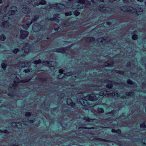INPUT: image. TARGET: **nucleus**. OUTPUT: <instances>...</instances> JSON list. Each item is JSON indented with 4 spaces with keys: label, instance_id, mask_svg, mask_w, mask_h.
I'll use <instances>...</instances> for the list:
<instances>
[{
    "label": "nucleus",
    "instance_id": "50",
    "mask_svg": "<svg viewBox=\"0 0 146 146\" xmlns=\"http://www.w3.org/2000/svg\"><path fill=\"white\" fill-rule=\"evenodd\" d=\"M85 120V119H84ZM87 120V121H90L91 120H96V119H86Z\"/></svg>",
    "mask_w": 146,
    "mask_h": 146
},
{
    "label": "nucleus",
    "instance_id": "28",
    "mask_svg": "<svg viewBox=\"0 0 146 146\" xmlns=\"http://www.w3.org/2000/svg\"><path fill=\"white\" fill-rule=\"evenodd\" d=\"M74 14V15L76 16L79 15L80 14V13L77 10H75L73 12Z\"/></svg>",
    "mask_w": 146,
    "mask_h": 146
},
{
    "label": "nucleus",
    "instance_id": "57",
    "mask_svg": "<svg viewBox=\"0 0 146 146\" xmlns=\"http://www.w3.org/2000/svg\"><path fill=\"white\" fill-rule=\"evenodd\" d=\"M12 75H14L16 77H17V76H16V75H15V74H12Z\"/></svg>",
    "mask_w": 146,
    "mask_h": 146
},
{
    "label": "nucleus",
    "instance_id": "51",
    "mask_svg": "<svg viewBox=\"0 0 146 146\" xmlns=\"http://www.w3.org/2000/svg\"><path fill=\"white\" fill-rule=\"evenodd\" d=\"M17 83H15L13 84V86H16L17 85Z\"/></svg>",
    "mask_w": 146,
    "mask_h": 146
},
{
    "label": "nucleus",
    "instance_id": "63",
    "mask_svg": "<svg viewBox=\"0 0 146 146\" xmlns=\"http://www.w3.org/2000/svg\"><path fill=\"white\" fill-rule=\"evenodd\" d=\"M10 94H10L9 93V94H8V96H10Z\"/></svg>",
    "mask_w": 146,
    "mask_h": 146
},
{
    "label": "nucleus",
    "instance_id": "11",
    "mask_svg": "<svg viewBox=\"0 0 146 146\" xmlns=\"http://www.w3.org/2000/svg\"><path fill=\"white\" fill-rule=\"evenodd\" d=\"M87 97L88 98V100H90L94 101L96 99V96L94 94H92L88 96Z\"/></svg>",
    "mask_w": 146,
    "mask_h": 146
},
{
    "label": "nucleus",
    "instance_id": "60",
    "mask_svg": "<svg viewBox=\"0 0 146 146\" xmlns=\"http://www.w3.org/2000/svg\"><path fill=\"white\" fill-rule=\"evenodd\" d=\"M131 1V2H133V1H134V0H130Z\"/></svg>",
    "mask_w": 146,
    "mask_h": 146
},
{
    "label": "nucleus",
    "instance_id": "22",
    "mask_svg": "<svg viewBox=\"0 0 146 146\" xmlns=\"http://www.w3.org/2000/svg\"><path fill=\"white\" fill-rule=\"evenodd\" d=\"M142 9H138L136 11V13L137 15H141L142 13Z\"/></svg>",
    "mask_w": 146,
    "mask_h": 146
},
{
    "label": "nucleus",
    "instance_id": "35",
    "mask_svg": "<svg viewBox=\"0 0 146 146\" xmlns=\"http://www.w3.org/2000/svg\"><path fill=\"white\" fill-rule=\"evenodd\" d=\"M72 12L71 11L69 12H66L65 13V15L66 16H68V15H72Z\"/></svg>",
    "mask_w": 146,
    "mask_h": 146
},
{
    "label": "nucleus",
    "instance_id": "34",
    "mask_svg": "<svg viewBox=\"0 0 146 146\" xmlns=\"http://www.w3.org/2000/svg\"><path fill=\"white\" fill-rule=\"evenodd\" d=\"M77 2L80 3H84L85 2V0H78L77 1Z\"/></svg>",
    "mask_w": 146,
    "mask_h": 146
},
{
    "label": "nucleus",
    "instance_id": "29",
    "mask_svg": "<svg viewBox=\"0 0 146 146\" xmlns=\"http://www.w3.org/2000/svg\"><path fill=\"white\" fill-rule=\"evenodd\" d=\"M41 62V60L40 59H39L38 60H35L33 61V63L34 64H37L40 63Z\"/></svg>",
    "mask_w": 146,
    "mask_h": 146
},
{
    "label": "nucleus",
    "instance_id": "36",
    "mask_svg": "<svg viewBox=\"0 0 146 146\" xmlns=\"http://www.w3.org/2000/svg\"><path fill=\"white\" fill-rule=\"evenodd\" d=\"M19 51V50L18 48H15L14 49L13 52L15 54H16Z\"/></svg>",
    "mask_w": 146,
    "mask_h": 146
},
{
    "label": "nucleus",
    "instance_id": "54",
    "mask_svg": "<svg viewBox=\"0 0 146 146\" xmlns=\"http://www.w3.org/2000/svg\"><path fill=\"white\" fill-rule=\"evenodd\" d=\"M68 1L72 2L74 1L73 0H67Z\"/></svg>",
    "mask_w": 146,
    "mask_h": 146
},
{
    "label": "nucleus",
    "instance_id": "18",
    "mask_svg": "<svg viewBox=\"0 0 146 146\" xmlns=\"http://www.w3.org/2000/svg\"><path fill=\"white\" fill-rule=\"evenodd\" d=\"M106 8L103 6L100 5L98 9L101 12H105L106 10L105 9Z\"/></svg>",
    "mask_w": 146,
    "mask_h": 146
},
{
    "label": "nucleus",
    "instance_id": "55",
    "mask_svg": "<svg viewBox=\"0 0 146 146\" xmlns=\"http://www.w3.org/2000/svg\"><path fill=\"white\" fill-rule=\"evenodd\" d=\"M11 146H18L17 145H15V144H13V145H11Z\"/></svg>",
    "mask_w": 146,
    "mask_h": 146
},
{
    "label": "nucleus",
    "instance_id": "3",
    "mask_svg": "<svg viewBox=\"0 0 146 146\" xmlns=\"http://www.w3.org/2000/svg\"><path fill=\"white\" fill-rule=\"evenodd\" d=\"M6 15L4 16L2 19V20L4 21L1 25V26L4 28H8L9 27V24L7 21L10 19V17H8Z\"/></svg>",
    "mask_w": 146,
    "mask_h": 146
},
{
    "label": "nucleus",
    "instance_id": "6",
    "mask_svg": "<svg viewBox=\"0 0 146 146\" xmlns=\"http://www.w3.org/2000/svg\"><path fill=\"white\" fill-rule=\"evenodd\" d=\"M33 31L35 32L39 31L41 28V26L38 23L34 24L32 27Z\"/></svg>",
    "mask_w": 146,
    "mask_h": 146
},
{
    "label": "nucleus",
    "instance_id": "4",
    "mask_svg": "<svg viewBox=\"0 0 146 146\" xmlns=\"http://www.w3.org/2000/svg\"><path fill=\"white\" fill-rule=\"evenodd\" d=\"M29 35V32L23 30H20V38L21 39H25Z\"/></svg>",
    "mask_w": 146,
    "mask_h": 146
},
{
    "label": "nucleus",
    "instance_id": "9",
    "mask_svg": "<svg viewBox=\"0 0 146 146\" xmlns=\"http://www.w3.org/2000/svg\"><path fill=\"white\" fill-rule=\"evenodd\" d=\"M104 92L106 93H104V92L103 91H101V92H100V94H101V95H102V96H105V95L107 94L108 96H114L115 94V92L111 93H109V92L107 91H105Z\"/></svg>",
    "mask_w": 146,
    "mask_h": 146
},
{
    "label": "nucleus",
    "instance_id": "26",
    "mask_svg": "<svg viewBox=\"0 0 146 146\" xmlns=\"http://www.w3.org/2000/svg\"><path fill=\"white\" fill-rule=\"evenodd\" d=\"M127 83L130 85H132L134 84L133 82L130 80L128 79L127 81Z\"/></svg>",
    "mask_w": 146,
    "mask_h": 146
},
{
    "label": "nucleus",
    "instance_id": "31",
    "mask_svg": "<svg viewBox=\"0 0 146 146\" xmlns=\"http://www.w3.org/2000/svg\"><path fill=\"white\" fill-rule=\"evenodd\" d=\"M31 78L28 80L27 79H26V80H21L20 82H22V83H25L26 82H29V81H30L31 80Z\"/></svg>",
    "mask_w": 146,
    "mask_h": 146
},
{
    "label": "nucleus",
    "instance_id": "52",
    "mask_svg": "<svg viewBox=\"0 0 146 146\" xmlns=\"http://www.w3.org/2000/svg\"><path fill=\"white\" fill-rule=\"evenodd\" d=\"M137 1H140V2H143V0H137Z\"/></svg>",
    "mask_w": 146,
    "mask_h": 146
},
{
    "label": "nucleus",
    "instance_id": "23",
    "mask_svg": "<svg viewBox=\"0 0 146 146\" xmlns=\"http://www.w3.org/2000/svg\"><path fill=\"white\" fill-rule=\"evenodd\" d=\"M112 132L118 134L121 133V130L119 129H118L115 130L113 129H112Z\"/></svg>",
    "mask_w": 146,
    "mask_h": 146
},
{
    "label": "nucleus",
    "instance_id": "1",
    "mask_svg": "<svg viewBox=\"0 0 146 146\" xmlns=\"http://www.w3.org/2000/svg\"><path fill=\"white\" fill-rule=\"evenodd\" d=\"M39 17V16L38 15H35L34 18L31 21V22H26L25 24H24L22 25V27L24 29H27L31 24L32 23L35 22V21L38 19Z\"/></svg>",
    "mask_w": 146,
    "mask_h": 146
},
{
    "label": "nucleus",
    "instance_id": "15",
    "mask_svg": "<svg viewBox=\"0 0 146 146\" xmlns=\"http://www.w3.org/2000/svg\"><path fill=\"white\" fill-rule=\"evenodd\" d=\"M9 3H8L7 5L4 7L3 9H2V8H1L0 11V13L1 14L2 13H5L8 7L9 6Z\"/></svg>",
    "mask_w": 146,
    "mask_h": 146
},
{
    "label": "nucleus",
    "instance_id": "45",
    "mask_svg": "<svg viewBox=\"0 0 146 146\" xmlns=\"http://www.w3.org/2000/svg\"><path fill=\"white\" fill-rule=\"evenodd\" d=\"M123 1L124 3H127L129 2V0H123Z\"/></svg>",
    "mask_w": 146,
    "mask_h": 146
},
{
    "label": "nucleus",
    "instance_id": "64",
    "mask_svg": "<svg viewBox=\"0 0 146 146\" xmlns=\"http://www.w3.org/2000/svg\"><path fill=\"white\" fill-rule=\"evenodd\" d=\"M25 18H24V20L25 21Z\"/></svg>",
    "mask_w": 146,
    "mask_h": 146
},
{
    "label": "nucleus",
    "instance_id": "58",
    "mask_svg": "<svg viewBox=\"0 0 146 146\" xmlns=\"http://www.w3.org/2000/svg\"><path fill=\"white\" fill-rule=\"evenodd\" d=\"M97 140H101V138H98L97 139Z\"/></svg>",
    "mask_w": 146,
    "mask_h": 146
},
{
    "label": "nucleus",
    "instance_id": "48",
    "mask_svg": "<svg viewBox=\"0 0 146 146\" xmlns=\"http://www.w3.org/2000/svg\"><path fill=\"white\" fill-rule=\"evenodd\" d=\"M107 24L108 25H110L111 24V23L110 22H108L107 23Z\"/></svg>",
    "mask_w": 146,
    "mask_h": 146
},
{
    "label": "nucleus",
    "instance_id": "19",
    "mask_svg": "<svg viewBox=\"0 0 146 146\" xmlns=\"http://www.w3.org/2000/svg\"><path fill=\"white\" fill-rule=\"evenodd\" d=\"M125 95L128 96H133L134 95V93L133 92H127L125 93Z\"/></svg>",
    "mask_w": 146,
    "mask_h": 146
},
{
    "label": "nucleus",
    "instance_id": "21",
    "mask_svg": "<svg viewBox=\"0 0 146 146\" xmlns=\"http://www.w3.org/2000/svg\"><path fill=\"white\" fill-rule=\"evenodd\" d=\"M59 16V14H54L53 15V17L54 18H52L50 19V20L52 21H53L54 20H56L57 19L56 18L57 17H58V18L60 17H58Z\"/></svg>",
    "mask_w": 146,
    "mask_h": 146
},
{
    "label": "nucleus",
    "instance_id": "14",
    "mask_svg": "<svg viewBox=\"0 0 146 146\" xmlns=\"http://www.w3.org/2000/svg\"><path fill=\"white\" fill-rule=\"evenodd\" d=\"M63 5L60 3H56L54 4V6L56 8V9H57L58 10H61L62 8Z\"/></svg>",
    "mask_w": 146,
    "mask_h": 146
},
{
    "label": "nucleus",
    "instance_id": "30",
    "mask_svg": "<svg viewBox=\"0 0 146 146\" xmlns=\"http://www.w3.org/2000/svg\"><path fill=\"white\" fill-rule=\"evenodd\" d=\"M140 127L141 128H146V125L145 123H143L140 125Z\"/></svg>",
    "mask_w": 146,
    "mask_h": 146
},
{
    "label": "nucleus",
    "instance_id": "49",
    "mask_svg": "<svg viewBox=\"0 0 146 146\" xmlns=\"http://www.w3.org/2000/svg\"><path fill=\"white\" fill-rule=\"evenodd\" d=\"M116 0H109V2H113L115 1H116Z\"/></svg>",
    "mask_w": 146,
    "mask_h": 146
},
{
    "label": "nucleus",
    "instance_id": "17",
    "mask_svg": "<svg viewBox=\"0 0 146 146\" xmlns=\"http://www.w3.org/2000/svg\"><path fill=\"white\" fill-rule=\"evenodd\" d=\"M94 40V38L92 37H88L86 39V41L88 42H92Z\"/></svg>",
    "mask_w": 146,
    "mask_h": 146
},
{
    "label": "nucleus",
    "instance_id": "59",
    "mask_svg": "<svg viewBox=\"0 0 146 146\" xmlns=\"http://www.w3.org/2000/svg\"><path fill=\"white\" fill-rule=\"evenodd\" d=\"M100 1L102 2H103L104 1V0H100Z\"/></svg>",
    "mask_w": 146,
    "mask_h": 146
},
{
    "label": "nucleus",
    "instance_id": "2",
    "mask_svg": "<svg viewBox=\"0 0 146 146\" xmlns=\"http://www.w3.org/2000/svg\"><path fill=\"white\" fill-rule=\"evenodd\" d=\"M121 10L124 12H129L131 13H135V10L132 7L126 6H124L120 7Z\"/></svg>",
    "mask_w": 146,
    "mask_h": 146
},
{
    "label": "nucleus",
    "instance_id": "42",
    "mask_svg": "<svg viewBox=\"0 0 146 146\" xmlns=\"http://www.w3.org/2000/svg\"><path fill=\"white\" fill-rule=\"evenodd\" d=\"M30 71V69H25L24 70V71L25 73H27L28 72H29Z\"/></svg>",
    "mask_w": 146,
    "mask_h": 146
},
{
    "label": "nucleus",
    "instance_id": "25",
    "mask_svg": "<svg viewBox=\"0 0 146 146\" xmlns=\"http://www.w3.org/2000/svg\"><path fill=\"white\" fill-rule=\"evenodd\" d=\"M7 65L4 63H2L1 64V67L3 68V70H5L6 69Z\"/></svg>",
    "mask_w": 146,
    "mask_h": 146
},
{
    "label": "nucleus",
    "instance_id": "27",
    "mask_svg": "<svg viewBox=\"0 0 146 146\" xmlns=\"http://www.w3.org/2000/svg\"><path fill=\"white\" fill-rule=\"evenodd\" d=\"M106 86L107 88L110 89L113 87V85L111 82V83H109L107 84Z\"/></svg>",
    "mask_w": 146,
    "mask_h": 146
},
{
    "label": "nucleus",
    "instance_id": "38",
    "mask_svg": "<svg viewBox=\"0 0 146 146\" xmlns=\"http://www.w3.org/2000/svg\"><path fill=\"white\" fill-rule=\"evenodd\" d=\"M31 115V113L30 112H26L25 113V116L29 117Z\"/></svg>",
    "mask_w": 146,
    "mask_h": 146
},
{
    "label": "nucleus",
    "instance_id": "37",
    "mask_svg": "<svg viewBox=\"0 0 146 146\" xmlns=\"http://www.w3.org/2000/svg\"><path fill=\"white\" fill-rule=\"evenodd\" d=\"M31 0H25V3L26 4H29L31 3Z\"/></svg>",
    "mask_w": 146,
    "mask_h": 146
},
{
    "label": "nucleus",
    "instance_id": "61",
    "mask_svg": "<svg viewBox=\"0 0 146 146\" xmlns=\"http://www.w3.org/2000/svg\"><path fill=\"white\" fill-rule=\"evenodd\" d=\"M58 28H57L56 29H55V30H56L57 31H58Z\"/></svg>",
    "mask_w": 146,
    "mask_h": 146
},
{
    "label": "nucleus",
    "instance_id": "32",
    "mask_svg": "<svg viewBox=\"0 0 146 146\" xmlns=\"http://www.w3.org/2000/svg\"><path fill=\"white\" fill-rule=\"evenodd\" d=\"M132 38L133 40H136L138 38V36L137 35L135 34L132 36Z\"/></svg>",
    "mask_w": 146,
    "mask_h": 146
},
{
    "label": "nucleus",
    "instance_id": "16",
    "mask_svg": "<svg viewBox=\"0 0 146 146\" xmlns=\"http://www.w3.org/2000/svg\"><path fill=\"white\" fill-rule=\"evenodd\" d=\"M46 3V2L44 0H42L40 1L39 3H35V6H38L39 5H45Z\"/></svg>",
    "mask_w": 146,
    "mask_h": 146
},
{
    "label": "nucleus",
    "instance_id": "20",
    "mask_svg": "<svg viewBox=\"0 0 146 146\" xmlns=\"http://www.w3.org/2000/svg\"><path fill=\"white\" fill-rule=\"evenodd\" d=\"M56 51L58 52L64 53L65 52V50L64 48H60L57 49Z\"/></svg>",
    "mask_w": 146,
    "mask_h": 146
},
{
    "label": "nucleus",
    "instance_id": "62",
    "mask_svg": "<svg viewBox=\"0 0 146 146\" xmlns=\"http://www.w3.org/2000/svg\"><path fill=\"white\" fill-rule=\"evenodd\" d=\"M81 98V99H82L83 98H84L83 97H82V98Z\"/></svg>",
    "mask_w": 146,
    "mask_h": 146
},
{
    "label": "nucleus",
    "instance_id": "39",
    "mask_svg": "<svg viewBox=\"0 0 146 146\" xmlns=\"http://www.w3.org/2000/svg\"><path fill=\"white\" fill-rule=\"evenodd\" d=\"M0 132L7 134H8L9 133L8 131H7V130H4L3 131L1 130H0Z\"/></svg>",
    "mask_w": 146,
    "mask_h": 146
},
{
    "label": "nucleus",
    "instance_id": "10",
    "mask_svg": "<svg viewBox=\"0 0 146 146\" xmlns=\"http://www.w3.org/2000/svg\"><path fill=\"white\" fill-rule=\"evenodd\" d=\"M22 10L23 12L25 14H29L31 12V9L26 7V6L23 8Z\"/></svg>",
    "mask_w": 146,
    "mask_h": 146
},
{
    "label": "nucleus",
    "instance_id": "24",
    "mask_svg": "<svg viewBox=\"0 0 146 146\" xmlns=\"http://www.w3.org/2000/svg\"><path fill=\"white\" fill-rule=\"evenodd\" d=\"M5 39L6 36L2 34L0 36V40L3 41Z\"/></svg>",
    "mask_w": 146,
    "mask_h": 146
},
{
    "label": "nucleus",
    "instance_id": "8",
    "mask_svg": "<svg viewBox=\"0 0 146 146\" xmlns=\"http://www.w3.org/2000/svg\"><path fill=\"white\" fill-rule=\"evenodd\" d=\"M54 63H55L53 61H44L42 62V64L43 65L49 67H54Z\"/></svg>",
    "mask_w": 146,
    "mask_h": 146
},
{
    "label": "nucleus",
    "instance_id": "44",
    "mask_svg": "<svg viewBox=\"0 0 146 146\" xmlns=\"http://www.w3.org/2000/svg\"><path fill=\"white\" fill-rule=\"evenodd\" d=\"M67 75H72V73L71 72H69L66 73Z\"/></svg>",
    "mask_w": 146,
    "mask_h": 146
},
{
    "label": "nucleus",
    "instance_id": "47",
    "mask_svg": "<svg viewBox=\"0 0 146 146\" xmlns=\"http://www.w3.org/2000/svg\"><path fill=\"white\" fill-rule=\"evenodd\" d=\"M114 111H111L110 113H108V114H113L114 113Z\"/></svg>",
    "mask_w": 146,
    "mask_h": 146
},
{
    "label": "nucleus",
    "instance_id": "40",
    "mask_svg": "<svg viewBox=\"0 0 146 146\" xmlns=\"http://www.w3.org/2000/svg\"><path fill=\"white\" fill-rule=\"evenodd\" d=\"M142 141L144 145H146V137L145 138L143 139L142 140Z\"/></svg>",
    "mask_w": 146,
    "mask_h": 146
},
{
    "label": "nucleus",
    "instance_id": "43",
    "mask_svg": "<svg viewBox=\"0 0 146 146\" xmlns=\"http://www.w3.org/2000/svg\"><path fill=\"white\" fill-rule=\"evenodd\" d=\"M63 72H64V70L62 69H60L59 71V73L61 74H63Z\"/></svg>",
    "mask_w": 146,
    "mask_h": 146
},
{
    "label": "nucleus",
    "instance_id": "13",
    "mask_svg": "<svg viewBox=\"0 0 146 146\" xmlns=\"http://www.w3.org/2000/svg\"><path fill=\"white\" fill-rule=\"evenodd\" d=\"M67 103L68 105L71 106L72 107L75 105V104L73 102L71 99L70 98L67 99Z\"/></svg>",
    "mask_w": 146,
    "mask_h": 146
},
{
    "label": "nucleus",
    "instance_id": "33",
    "mask_svg": "<svg viewBox=\"0 0 146 146\" xmlns=\"http://www.w3.org/2000/svg\"><path fill=\"white\" fill-rule=\"evenodd\" d=\"M98 112L101 113H103L104 112V110L102 108H98Z\"/></svg>",
    "mask_w": 146,
    "mask_h": 146
},
{
    "label": "nucleus",
    "instance_id": "12",
    "mask_svg": "<svg viewBox=\"0 0 146 146\" xmlns=\"http://www.w3.org/2000/svg\"><path fill=\"white\" fill-rule=\"evenodd\" d=\"M11 125L13 127L15 128H21L22 126L21 124L20 123L17 124L15 122H12Z\"/></svg>",
    "mask_w": 146,
    "mask_h": 146
},
{
    "label": "nucleus",
    "instance_id": "7",
    "mask_svg": "<svg viewBox=\"0 0 146 146\" xmlns=\"http://www.w3.org/2000/svg\"><path fill=\"white\" fill-rule=\"evenodd\" d=\"M22 50H24L25 53L28 54L30 51V47L28 44L27 43L24 44Z\"/></svg>",
    "mask_w": 146,
    "mask_h": 146
},
{
    "label": "nucleus",
    "instance_id": "46",
    "mask_svg": "<svg viewBox=\"0 0 146 146\" xmlns=\"http://www.w3.org/2000/svg\"><path fill=\"white\" fill-rule=\"evenodd\" d=\"M131 66V64L130 62H128L127 64V66Z\"/></svg>",
    "mask_w": 146,
    "mask_h": 146
},
{
    "label": "nucleus",
    "instance_id": "5",
    "mask_svg": "<svg viewBox=\"0 0 146 146\" xmlns=\"http://www.w3.org/2000/svg\"><path fill=\"white\" fill-rule=\"evenodd\" d=\"M11 9L9 10L8 13L6 14V15L9 17H11V15H13L15 14V12L17 11V8L15 6L12 7L11 8Z\"/></svg>",
    "mask_w": 146,
    "mask_h": 146
},
{
    "label": "nucleus",
    "instance_id": "41",
    "mask_svg": "<svg viewBox=\"0 0 146 146\" xmlns=\"http://www.w3.org/2000/svg\"><path fill=\"white\" fill-rule=\"evenodd\" d=\"M117 72L119 74H120L121 75L124 74V72L122 71L118 70Z\"/></svg>",
    "mask_w": 146,
    "mask_h": 146
},
{
    "label": "nucleus",
    "instance_id": "53",
    "mask_svg": "<svg viewBox=\"0 0 146 146\" xmlns=\"http://www.w3.org/2000/svg\"><path fill=\"white\" fill-rule=\"evenodd\" d=\"M60 75H59L58 76V78H62L60 76Z\"/></svg>",
    "mask_w": 146,
    "mask_h": 146
},
{
    "label": "nucleus",
    "instance_id": "56",
    "mask_svg": "<svg viewBox=\"0 0 146 146\" xmlns=\"http://www.w3.org/2000/svg\"><path fill=\"white\" fill-rule=\"evenodd\" d=\"M2 3V0H0V4L1 3Z\"/></svg>",
    "mask_w": 146,
    "mask_h": 146
}]
</instances>
